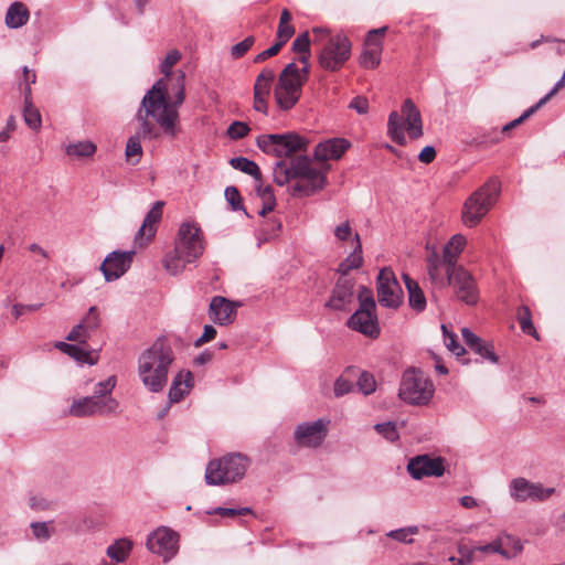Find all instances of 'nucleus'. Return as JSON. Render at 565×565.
<instances>
[{
  "label": "nucleus",
  "mask_w": 565,
  "mask_h": 565,
  "mask_svg": "<svg viewBox=\"0 0 565 565\" xmlns=\"http://www.w3.org/2000/svg\"><path fill=\"white\" fill-rule=\"evenodd\" d=\"M193 387V376L190 371H180L175 374L169 388L170 404L182 401Z\"/></svg>",
  "instance_id": "obj_27"
},
{
  "label": "nucleus",
  "mask_w": 565,
  "mask_h": 565,
  "mask_svg": "<svg viewBox=\"0 0 565 565\" xmlns=\"http://www.w3.org/2000/svg\"><path fill=\"white\" fill-rule=\"evenodd\" d=\"M119 404L115 398L98 399V396L76 398L70 406V414L75 417L109 415L116 413Z\"/></svg>",
  "instance_id": "obj_13"
},
{
  "label": "nucleus",
  "mask_w": 565,
  "mask_h": 565,
  "mask_svg": "<svg viewBox=\"0 0 565 565\" xmlns=\"http://www.w3.org/2000/svg\"><path fill=\"white\" fill-rule=\"evenodd\" d=\"M79 322L86 329V331L92 334V332L97 330L100 326L98 309L95 306L90 307L85 317Z\"/></svg>",
  "instance_id": "obj_45"
},
{
  "label": "nucleus",
  "mask_w": 565,
  "mask_h": 565,
  "mask_svg": "<svg viewBox=\"0 0 565 565\" xmlns=\"http://www.w3.org/2000/svg\"><path fill=\"white\" fill-rule=\"evenodd\" d=\"M65 151L70 157L87 158L95 153L96 145L92 141L83 140L75 143H70Z\"/></svg>",
  "instance_id": "obj_40"
},
{
  "label": "nucleus",
  "mask_w": 565,
  "mask_h": 565,
  "mask_svg": "<svg viewBox=\"0 0 565 565\" xmlns=\"http://www.w3.org/2000/svg\"><path fill=\"white\" fill-rule=\"evenodd\" d=\"M329 420L319 418L311 423L299 424L294 433L295 441L300 447L317 448L328 434Z\"/></svg>",
  "instance_id": "obj_16"
},
{
  "label": "nucleus",
  "mask_w": 565,
  "mask_h": 565,
  "mask_svg": "<svg viewBox=\"0 0 565 565\" xmlns=\"http://www.w3.org/2000/svg\"><path fill=\"white\" fill-rule=\"evenodd\" d=\"M447 286H451L456 297L466 305L473 306L477 303L479 299V291L476 280L462 266L449 271Z\"/></svg>",
  "instance_id": "obj_15"
},
{
  "label": "nucleus",
  "mask_w": 565,
  "mask_h": 565,
  "mask_svg": "<svg viewBox=\"0 0 565 565\" xmlns=\"http://www.w3.org/2000/svg\"><path fill=\"white\" fill-rule=\"evenodd\" d=\"M377 301L382 307L397 309L403 303L404 292L394 271L384 267L376 280Z\"/></svg>",
  "instance_id": "obj_11"
},
{
  "label": "nucleus",
  "mask_w": 565,
  "mask_h": 565,
  "mask_svg": "<svg viewBox=\"0 0 565 565\" xmlns=\"http://www.w3.org/2000/svg\"><path fill=\"white\" fill-rule=\"evenodd\" d=\"M30 18V12L26 6L22 2H13L6 13V25L10 29H19L26 24Z\"/></svg>",
  "instance_id": "obj_32"
},
{
  "label": "nucleus",
  "mask_w": 565,
  "mask_h": 565,
  "mask_svg": "<svg viewBox=\"0 0 565 565\" xmlns=\"http://www.w3.org/2000/svg\"><path fill=\"white\" fill-rule=\"evenodd\" d=\"M131 548L132 542L130 540L119 539L107 547L106 554L113 561L124 563L128 558Z\"/></svg>",
  "instance_id": "obj_35"
},
{
  "label": "nucleus",
  "mask_w": 565,
  "mask_h": 565,
  "mask_svg": "<svg viewBox=\"0 0 565 565\" xmlns=\"http://www.w3.org/2000/svg\"><path fill=\"white\" fill-rule=\"evenodd\" d=\"M36 81V75H35V72L33 70H30L28 66H24L23 67V76H22V79H21V87L22 88V92H23V95H24V98H30L31 97V85L34 84Z\"/></svg>",
  "instance_id": "obj_56"
},
{
  "label": "nucleus",
  "mask_w": 565,
  "mask_h": 565,
  "mask_svg": "<svg viewBox=\"0 0 565 565\" xmlns=\"http://www.w3.org/2000/svg\"><path fill=\"white\" fill-rule=\"evenodd\" d=\"M350 329L365 337L375 339L380 334V327L375 309L359 308L348 320Z\"/></svg>",
  "instance_id": "obj_19"
},
{
  "label": "nucleus",
  "mask_w": 565,
  "mask_h": 565,
  "mask_svg": "<svg viewBox=\"0 0 565 565\" xmlns=\"http://www.w3.org/2000/svg\"><path fill=\"white\" fill-rule=\"evenodd\" d=\"M210 317L217 324H228L235 318V307L223 297H214L210 305Z\"/></svg>",
  "instance_id": "obj_28"
},
{
  "label": "nucleus",
  "mask_w": 565,
  "mask_h": 565,
  "mask_svg": "<svg viewBox=\"0 0 565 565\" xmlns=\"http://www.w3.org/2000/svg\"><path fill=\"white\" fill-rule=\"evenodd\" d=\"M230 164L234 169L252 175L256 182H259L262 179V173H260L259 167L254 161H252L247 158H244V157L233 158L230 160Z\"/></svg>",
  "instance_id": "obj_38"
},
{
  "label": "nucleus",
  "mask_w": 565,
  "mask_h": 565,
  "mask_svg": "<svg viewBox=\"0 0 565 565\" xmlns=\"http://www.w3.org/2000/svg\"><path fill=\"white\" fill-rule=\"evenodd\" d=\"M299 54V62L302 64V67H299L294 62L287 64L279 74L278 83L274 90L276 103L282 110H289L298 103L302 85L309 76L310 51Z\"/></svg>",
  "instance_id": "obj_4"
},
{
  "label": "nucleus",
  "mask_w": 565,
  "mask_h": 565,
  "mask_svg": "<svg viewBox=\"0 0 565 565\" xmlns=\"http://www.w3.org/2000/svg\"><path fill=\"white\" fill-rule=\"evenodd\" d=\"M56 348L81 363H86L89 365L97 363V356L95 352L88 350L87 344H70L66 342H57Z\"/></svg>",
  "instance_id": "obj_30"
},
{
  "label": "nucleus",
  "mask_w": 565,
  "mask_h": 565,
  "mask_svg": "<svg viewBox=\"0 0 565 565\" xmlns=\"http://www.w3.org/2000/svg\"><path fill=\"white\" fill-rule=\"evenodd\" d=\"M522 548L523 546L520 540L505 535L504 537L498 539L489 544L473 547L470 554H473L475 552L498 553L505 558H512L521 553Z\"/></svg>",
  "instance_id": "obj_21"
},
{
  "label": "nucleus",
  "mask_w": 565,
  "mask_h": 565,
  "mask_svg": "<svg viewBox=\"0 0 565 565\" xmlns=\"http://www.w3.org/2000/svg\"><path fill=\"white\" fill-rule=\"evenodd\" d=\"M426 267L433 285L438 288L447 286L450 270H448L445 259L435 249L427 257Z\"/></svg>",
  "instance_id": "obj_25"
},
{
  "label": "nucleus",
  "mask_w": 565,
  "mask_h": 565,
  "mask_svg": "<svg viewBox=\"0 0 565 565\" xmlns=\"http://www.w3.org/2000/svg\"><path fill=\"white\" fill-rule=\"evenodd\" d=\"M403 278L408 292L409 306L417 311L424 310L426 307V298L419 285L406 274L403 275Z\"/></svg>",
  "instance_id": "obj_33"
},
{
  "label": "nucleus",
  "mask_w": 565,
  "mask_h": 565,
  "mask_svg": "<svg viewBox=\"0 0 565 565\" xmlns=\"http://www.w3.org/2000/svg\"><path fill=\"white\" fill-rule=\"evenodd\" d=\"M185 75L179 72L171 87L166 78L158 79L145 94L135 115L138 129L127 143V159L136 158L139 162L142 154L141 139L156 140L161 136L174 139L180 131L179 108L185 99Z\"/></svg>",
  "instance_id": "obj_1"
},
{
  "label": "nucleus",
  "mask_w": 565,
  "mask_h": 565,
  "mask_svg": "<svg viewBox=\"0 0 565 565\" xmlns=\"http://www.w3.org/2000/svg\"><path fill=\"white\" fill-rule=\"evenodd\" d=\"M23 118L25 124L33 130H39L41 128V115L38 108H35L32 104L31 97L24 98V109H23Z\"/></svg>",
  "instance_id": "obj_41"
},
{
  "label": "nucleus",
  "mask_w": 565,
  "mask_h": 565,
  "mask_svg": "<svg viewBox=\"0 0 565 565\" xmlns=\"http://www.w3.org/2000/svg\"><path fill=\"white\" fill-rule=\"evenodd\" d=\"M254 43L255 38L249 35L245 38L242 42L233 45L231 49L232 57L236 60L244 56L248 52V50L254 45Z\"/></svg>",
  "instance_id": "obj_53"
},
{
  "label": "nucleus",
  "mask_w": 565,
  "mask_h": 565,
  "mask_svg": "<svg viewBox=\"0 0 565 565\" xmlns=\"http://www.w3.org/2000/svg\"><path fill=\"white\" fill-rule=\"evenodd\" d=\"M164 203L157 201L146 214V217L135 236V244L139 247L146 246L156 234V225L162 217V209Z\"/></svg>",
  "instance_id": "obj_20"
},
{
  "label": "nucleus",
  "mask_w": 565,
  "mask_h": 565,
  "mask_svg": "<svg viewBox=\"0 0 565 565\" xmlns=\"http://www.w3.org/2000/svg\"><path fill=\"white\" fill-rule=\"evenodd\" d=\"M326 185V175L321 172L317 175L299 179V181L292 186V195H305L309 196L316 192L322 190Z\"/></svg>",
  "instance_id": "obj_31"
},
{
  "label": "nucleus",
  "mask_w": 565,
  "mask_h": 565,
  "mask_svg": "<svg viewBox=\"0 0 565 565\" xmlns=\"http://www.w3.org/2000/svg\"><path fill=\"white\" fill-rule=\"evenodd\" d=\"M461 335L465 343L475 353L480 355L482 359L490 361L491 363L498 362V355L494 353L492 343L483 341L468 328L461 329Z\"/></svg>",
  "instance_id": "obj_26"
},
{
  "label": "nucleus",
  "mask_w": 565,
  "mask_h": 565,
  "mask_svg": "<svg viewBox=\"0 0 565 565\" xmlns=\"http://www.w3.org/2000/svg\"><path fill=\"white\" fill-rule=\"evenodd\" d=\"M135 254V250H114L109 253L99 266L105 280L114 281L124 276L130 268Z\"/></svg>",
  "instance_id": "obj_17"
},
{
  "label": "nucleus",
  "mask_w": 565,
  "mask_h": 565,
  "mask_svg": "<svg viewBox=\"0 0 565 565\" xmlns=\"http://www.w3.org/2000/svg\"><path fill=\"white\" fill-rule=\"evenodd\" d=\"M33 536L41 542H46L54 534L53 521L33 522L30 525Z\"/></svg>",
  "instance_id": "obj_42"
},
{
  "label": "nucleus",
  "mask_w": 565,
  "mask_h": 565,
  "mask_svg": "<svg viewBox=\"0 0 565 565\" xmlns=\"http://www.w3.org/2000/svg\"><path fill=\"white\" fill-rule=\"evenodd\" d=\"M418 533L417 526H408L405 529L393 530L387 533V536L402 543L409 544L413 540L409 537Z\"/></svg>",
  "instance_id": "obj_50"
},
{
  "label": "nucleus",
  "mask_w": 565,
  "mask_h": 565,
  "mask_svg": "<svg viewBox=\"0 0 565 565\" xmlns=\"http://www.w3.org/2000/svg\"><path fill=\"white\" fill-rule=\"evenodd\" d=\"M292 51L296 53L310 51V39L308 32L299 34L292 42Z\"/></svg>",
  "instance_id": "obj_60"
},
{
  "label": "nucleus",
  "mask_w": 565,
  "mask_h": 565,
  "mask_svg": "<svg viewBox=\"0 0 565 565\" xmlns=\"http://www.w3.org/2000/svg\"><path fill=\"white\" fill-rule=\"evenodd\" d=\"M443 334H444V343L447 349L457 356L462 355L466 350L462 345L457 342L456 334L448 331L445 324L441 326Z\"/></svg>",
  "instance_id": "obj_46"
},
{
  "label": "nucleus",
  "mask_w": 565,
  "mask_h": 565,
  "mask_svg": "<svg viewBox=\"0 0 565 565\" xmlns=\"http://www.w3.org/2000/svg\"><path fill=\"white\" fill-rule=\"evenodd\" d=\"M204 249L201 228L194 223L184 222L179 227L174 248L163 257V267L170 275H180L186 265L196 262L203 255Z\"/></svg>",
  "instance_id": "obj_3"
},
{
  "label": "nucleus",
  "mask_w": 565,
  "mask_h": 565,
  "mask_svg": "<svg viewBox=\"0 0 565 565\" xmlns=\"http://www.w3.org/2000/svg\"><path fill=\"white\" fill-rule=\"evenodd\" d=\"M147 547L151 553L168 562L178 553L179 535L169 527H158L148 535Z\"/></svg>",
  "instance_id": "obj_14"
},
{
  "label": "nucleus",
  "mask_w": 565,
  "mask_h": 565,
  "mask_svg": "<svg viewBox=\"0 0 565 565\" xmlns=\"http://www.w3.org/2000/svg\"><path fill=\"white\" fill-rule=\"evenodd\" d=\"M249 131L247 124L243 121H234L227 129V134L232 139H241Z\"/></svg>",
  "instance_id": "obj_58"
},
{
  "label": "nucleus",
  "mask_w": 565,
  "mask_h": 565,
  "mask_svg": "<svg viewBox=\"0 0 565 565\" xmlns=\"http://www.w3.org/2000/svg\"><path fill=\"white\" fill-rule=\"evenodd\" d=\"M407 471L416 480L423 477H441L445 471L444 460L440 457L420 455L408 461Z\"/></svg>",
  "instance_id": "obj_18"
},
{
  "label": "nucleus",
  "mask_w": 565,
  "mask_h": 565,
  "mask_svg": "<svg viewBox=\"0 0 565 565\" xmlns=\"http://www.w3.org/2000/svg\"><path fill=\"white\" fill-rule=\"evenodd\" d=\"M249 466V459L242 454H230L209 461L205 469V482L209 486H222L241 481Z\"/></svg>",
  "instance_id": "obj_5"
},
{
  "label": "nucleus",
  "mask_w": 565,
  "mask_h": 565,
  "mask_svg": "<svg viewBox=\"0 0 565 565\" xmlns=\"http://www.w3.org/2000/svg\"><path fill=\"white\" fill-rule=\"evenodd\" d=\"M435 387L428 376L418 369L409 367L402 376L398 396L409 405H427L434 396Z\"/></svg>",
  "instance_id": "obj_7"
},
{
  "label": "nucleus",
  "mask_w": 565,
  "mask_h": 565,
  "mask_svg": "<svg viewBox=\"0 0 565 565\" xmlns=\"http://www.w3.org/2000/svg\"><path fill=\"white\" fill-rule=\"evenodd\" d=\"M282 45L276 42L274 45H271L269 49L260 52L254 57V63H262L266 61L267 58L275 56L278 54V52L281 50Z\"/></svg>",
  "instance_id": "obj_63"
},
{
  "label": "nucleus",
  "mask_w": 565,
  "mask_h": 565,
  "mask_svg": "<svg viewBox=\"0 0 565 565\" xmlns=\"http://www.w3.org/2000/svg\"><path fill=\"white\" fill-rule=\"evenodd\" d=\"M42 307V303H31V305H23V303H15L12 306V315L15 319H19L21 316L28 313V312H34L38 311Z\"/></svg>",
  "instance_id": "obj_62"
},
{
  "label": "nucleus",
  "mask_w": 565,
  "mask_h": 565,
  "mask_svg": "<svg viewBox=\"0 0 565 565\" xmlns=\"http://www.w3.org/2000/svg\"><path fill=\"white\" fill-rule=\"evenodd\" d=\"M290 167L294 179H302L321 173V171L311 166V160L307 156H299L292 159Z\"/></svg>",
  "instance_id": "obj_36"
},
{
  "label": "nucleus",
  "mask_w": 565,
  "mask_h": 565,
  "mask_svg": "<svg viewBox=\"0 0 565 565\" xmlns=\"http://www.w3.org/2000/svg\"><path fill=\"white\" fill-rule=\"evenodd\" d=\"M356 386L359 391L364 395H370L375 391L376 382L372 374L367 372H361L356 381Z\"/></svg>",
  "instance_id": "obj_48"
},
{
  "label": "nucleus",
  "mask_w": 565,
  "mask_h": 565,
  "mask_svg": "<svg viewBox=\"0 0 565 565\" xmlns=\"http://www.w3.org/2000/svg\"><path fill=\"white\" fill-rule=\"evenodd\" d=\"M209 514H218L221 516H227V518H235L237 515H245L252 513L250 508H239V509H232V508H215L212 511H207Z\"/></svg>",
  "instance_id": "obj_57"
},
{
  "label": "nucleus",
  "mask_w": 565,
  "mask_h": 565,
  "mask_svg": "<svg viewBox=\"0 0 565 565\" xmlns=\"http://www.w3.org/2000/svg\"><path fill=\"white\" fill-rule=\"evenodd\" d=\"M356 377V371L348 369L341 374L334 382L333 394L335 397H342L351 393L354 388V379Z\"/></svg>",
  "instance_id": "obj_37"
},
{
  "label": "nucleus",
  "mask_w": 565,
  "mask_h": 565,
  "mask_svg": "<svg viewBox=\"0 0 565 565\" xmlns=\"http://www.w3.org/2000/svg\"><path fill=\"white\" fill-rule=\"evenodd\" d=\"M362 245L360 236L355 234V246L353 252L339 265L338 273L341 276H347L350 270L358 269L362 266Z\"/></svg>",
  "instance_id": "obj_34"
},
{
  "label": "nucleus",
  "mask_w": 565,
  "mask_h": 565,
  "mask_svg": "<svg viewBox=\"0 0 565 565\" xmlns=\"http://www.w3.org/2000/svg\"><path fill=\"white\" fill-rule=\"evenodd\" d=\"M116 386V376L111 375L105 381H100L95 385L94 396H98V399L114 398L110 394Z\"/></svg>",
  "instance_id": "obj_44"
},
{
  "label": "nucleus",
  "mask_w": 565,
  "mask_h": 565,
  "mask_svg": "<svg viewBox=\"0 0 565 565\" xmlns=\"http://www.w3.org/2000/svg\"><path fill=\"white\" fill-rule=\"evenodd\" d=\"M294 33L295 28L291 24H278L276 42L284 46L294 35Z\"/></svg>",
  "instance_id": "obj_61"
},
{
  "label": "nucleus",
  "mask_w": 565,
  "mask_h": 565,
  "mask_svg": "<svg viewBox=\"0 0 565 565\" xmlns=\"http://www.w3.org/2000/svg\"><path fill=\"white\" fill-rule=\"evenodd\" d=\"M555 488H545L541 482H532L523 477L514 478L509 483V494L514 502H543L554 494Z\"/></svg>",
  "instance_id": "obj_12"
},
{
  "label": "nucleus",
  "mask_w": 565,
  "mask_h": 565,
  "mask_svg": "<svg viewBox=\"0 0 565 565\" xmlns=\"http://www.w3.org/2000/svg\"><path fill=\"white\" fill-rule=\"evenodd\" d=\"M274 181L278 185H285L294 179L291 167L286 163L285 160H279L274 167Z\"/></svg>",
  "instance_id": "obj_43"
},
{
  "label": "nucleus",
  "mask_w": 565,
  "mask_h": 565,
  "mask_svg": "<svg viewBox=\"0 0 565 565\" xmlns=\"http://www.w3.org/2000/svg\"><path fill=\"white\" fill-rule=\"evenodd\" d=\"M274 78V71L270 68H264L256 78L254 85V94L258 96H268Z\"/></svg>",
  "instance_id": "obj_39"
},
{
  "label": "nucleus",
  "mask_w": 565,
  "mask_h": 565,
  "mask_svg": "<svg viewBox=\"0 0 565 565\" xmlns=\"http://www.w3.org/2000/svg\"><path fill=\"white\" fill-rule=\"evenodd\" d=\"M225 198L234 211L243 209L241 194L235 186L226 188Z\"/></svg>",
  "instance_id": "obj_59"
},
{
  "label": "nucleus",
  "mask_w": 565,
  "mask_h": 565,
  "mask_svg": "<svg viewBox=\"0 0 565 565\" xmlns=\"http://www.w3.org/2000/svg\"><path fill=\"white\" fill-rule=\"evenodd\" d=\"M175 353L167 338H158L137 358V376L150 393H161L169 380Z\"/></svg>",
  "instance_id": "obj_2"
},
{
  "label": "nucleus",
  "mask_w": 565,
  "mask_h": 565,
  "mask_svg": "<svg viewBox=\"0 0 565 565\" xmlns=\"http://www.w3.org/2000/svg\"><path fill=\"white\" fill-rule=\"evenodd\" d=\"M467 244V239L461 234L454 235L443 248L441 257L448 267V270L457 269V259Z\"/></svg>",
  "instance_id": "obj_29"
},
{
  "label": "nucleus",
  "mask_w": 565,
  "mask_h": 565,
  "mask_svg": "<svg viewBox=\"0 0 565 565\" xmlns=\"http://www.w3.org/2000/svg\"><path fill=\"white\" fill-rule=\"evenodd\" d=\"M351 46L350 40L344 34L329 38L318 55L319 65L329 72L338 71L350 58Z\"/></svg>",
  "instance_id": "obj_10"
},
{
  "label": "nucleus",
  "mask_w": 565,
  "mask_h": 565,
  "mask_svg": "<svg viewBox=\"0 0 565 565\" xmlns=\"http://www.w3.org/2000/svg\"><path fill=\"white\" fill-rule=\"evenodd\" d=\"M181 54L177 50L170 51L160 65V71L166 77H169L172 72V67L179 62Z\"/></svg>",
  "instance_id": "obj_52"
},
{
  "label": "nucleus",
  "mask_w": 565,
  "mask_h": 565,
  "mask_svg": "<svg viewBox=\"0 0 565 565\" xmlns=\"http://www.w3.org/2000/svg\"><path fill=\"white\" fill-rule=\"evenodd\" d=\"M374 429L388 441H395L399 435L397 433L396 424L393 422L380 423L374 426Z\"/></svg>",
  "instance_id": "obj_51"
},
{
  "label": "nucleus",
  "mask_w": 565,
  "mask_h": 565,
  "mask_svg": "<svg viewBox=\"0 0 565 565\" xmlns=\"http://www.w3.org/2000/svg\"><path fill=\"white\" fill-rule=\"evenodd\" d=\"M349 107L354 109L358 114L364 115L369 110V102L365 97L356 96L351 100Z\"/></svg>",
  "instance_id": "obj_64"
},
{
  "label": "nucleus",
  "mask_w": 565,
  "mask_h": 565,
  "mask_svg": "<svg viewBox=\"0 0 565 565\" xmlns=\"http://www.w3.org/2000/svg\"><path fill=\"white\" fill-rule=\"evenodd\" d=\"M354 281L349 278H340L333 288L332 295L327 303L334 310H343L353 301Z\"/></svg>",
  "instance_id": "obj_24"
},
{
  "label": "nucleus",
  "mask_w": 565,
  "mask_h": 565,
  "mask_svg": "<svg viewBox=\"0 0 565 565\" xmlns=\"http://www.w3.org/2000/svg\"><path fill=\"white\" fill-rule=\"evenodd\" d=\"M500 192L498 181L491 180L473 192L462 207V222L468 227H473L490 211Z\"/></svg>",
  "instance_id": "obj_8"
},
{
  "label": "nucleus",
  "mask_w": 565,
  "mask_h": 565,
  "mask_svg": "<svg viewBox=\"0 0 565 565\" xmlns=\"http://www.w3.org/2000/svg\"><path fill=\"white\" fill-rule=\"evenodd\" d=\"M350 146V141L344 138H331L318 143L313 156L318 161L339 160Z\"/></svg>",
  "instance_id": "obj_22"
},
{
  "label": "nucleus",
  "mask_w": 565,
  "mask_h": 565,
  "mask_svg": "<svg viewBox=\"0 0 565 565\" xmlns=\"http://www.w3.org/2000/svg\"><path fill=\"white\" fill-rule=\"evenodd\" d=\"M258 148L278 158H288L298 151H305L308 140L296 132L262 135L256 139Z\"/></svg>",
  "instance_id": "obj_9"
},
{
  "label": "nucleus",
  "mask_w": 565,
  "mask_h": 565,
  "mask_svg": "<svg viewBox=\"0 0 565 565\" xmlns=\"http://www.w3.org/2000/svg\"><path fill=\"white\" fill-rule=\"evenodd\" d=\"M518 319L521 327V330L524 333L535 335V328L531 320V312L530 309L525 306L521 307L518 312Z\"/></svg>",
  "instance_id": "obj_49"
},
{
  "label": "nucleus",
  "mask_w": 565,
  "mask_h": 565,
  "mask_svg": "<svg viewBox=\"0 0 565 565\" xmlns=\"http://www.w3.org/2000/svg\"><path fill=\"white\" fill-rule=\"evenodd\" d=\"M547 102V97L541 98L534 106L526 109L519 118L510 121L509 124L504 125L502 128V131H509L512 128L519 126L522 124L525 119H527L530 116H532L536 110H539L545 103Z\"/></svg>",
  "instance_id": "obj_47"
},
{
  "label": "nucleus",
  "mask_w": 565,
  "mask_h": 565,
  "mask_svg": "<svg viewBox=\"0 0 565 565\" xmlns=\"http://www.w3.org/2000/svg\"><path fill=\"white\" fill-rule=\"evenodd\" d=\"M386 28L370 30L366 38V44L372 46L371 49L364 50L360 57V64L365 67L373 70L379 66L381 62V42L376 39L377 35H383Z\"/></svg>",
  "instance_id": "obj_23"
},
{
  "label": "nucleus",
  "mask_w": 565,
  "mask_h": 565,
  "mask_svg": "<svg viewBox=\"0 0 565 565\" xmlns=\"http://www.w3.org/2000/svg\"><path fill=\"white\" fill-rule=\"evenodd\" d=\"M359 308L376 309L373 291L367 287H360L359 294Z\"/></svg>",
  "instance_id": "obj_55"
},
{
  "label": "nucleus",
  "mask_w": 565,
  "mask_h": 565,
  "mask_svg": "<svg viewBox=\"0 0 565 565\" xmlns=\"http://www.w3.org/2000/svg\"><path fill=\"white\" fill-rule=\"evenodd\" d=\"M405 130L411 139L423 136L422 116L412 99H405L401 114L392 111L387 121V135L398 145L406 143Z\"/></svg>",
  "instance_id": "obj_6"
},
{
  "label": "nucleus",
  "mask_w": 565,
  "mask_h": 565,
  "mask_svg": "<svg viewBox=\"0 0 565 565\" xmlns=\"http://www.w3.org/2000/svg\"><path fill=\"white\" fill-rule=\"evenodd\" d=\"M90 337V333L86 331V329L78 322L66 337L67 341L78 342L81 344H86L87 339Z\"/></svg>",
  "instance_id": "obj_54"
}]
</instances>
